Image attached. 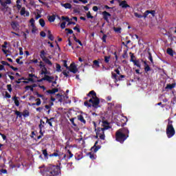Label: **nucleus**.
I'll return each mask as SVG.
<instances>
[{
  "instance_id": "obj_1",
  "label": "nucleus",
  "mask_w": 176,
  "mask_h": 176,
  "mask_svg": "<svg viewBox=\"0 0 176 176\" xmlns=\"http://www.w3.org/2000/svg\"><path fill=\"white\" fill-rule=\"evenodd\" d=\"M43 176H57L61 174V168L58 165L50 164L43 170H41Z\"/></svg>"
},
{
  "instance_id": "obj_2",
  "label": "nucleus",
  "mask_w": 176,
  "mask_h": 176,
  "mask_svg": "<svg viewBox=\"0 0 176 176\" xmlns=\"http://www.w3.org/2000/svg\"><path fill=\"white\" fill-rule=\"evenodd\" d=\"M129 134L130 131L127 127L121 128L116 132V140L120 144H124V141L129 138Z\"/></svg>"
},
{
  "instance_id": "obj_3",
  "label": "nucleus",
  "mask_w": 176,
  "mask_h": 176,
  "mask_svg": "<svg viewBox=\"0 0 176 176\" xmlns=\"http://www.w3.org/2000/svg\"><path fill=\"white\" fill-rule=\"evenodd\" d=\"M166 135L168 138H172L175 135V129L173 126V121L168 120V124L166 126Z\"/></svg>"
},
{
  "instance_id": "obj_4",
  "label": "nucleus",
  "mask_w": 176,
  "mask_h": 176,
  "mask_svg": "<svg viewBox=\"0 0 176 176\" xmlns=\"http://www.w3.org/2000/svg\"><path fill=\"white\" fill-rule=\"evenodd\" d=\"M105 130L104 128H101V127H98L96 133V138H100V140H102L103 141L105 140Z\"/></svg>"
},
{
  "instance_id": "obj_5",
  "label": "nucleus",
  "mask_w": 176,
  "mask_h": 176,
  "mask_svg": "<svg viewBox=\"0 0 176 176\" xmlns=\"http://www.w3.org/2000/svg\"><path fill=\"white\" fill-rule=\"evenodd\" d=\"M88 102L92 104L91 106L93 108L97 109L100 107V98H98V97H91V98L88 100Z\"/></svg>"
},
{
  "instance_id": "obj_6",
  "label": "nucleus",
  "mask_w": 176,
  "mask_h": 176,
  "mask_svg": "<svg viewBox=\"0 0 176 176\" xmlns=\"http://www.w3.org/2000/svg\"><path fill=\"white\" fill-rule=\"evenodd\" d=\"M39 67L41 68L40 75H50V72L47 70L46 67V65H39Z\"/></svg>"
},
{
  "instance_id": "obj_7",
  "label": "nucleus",
  "mask_w": 176,
  "mask_h": 176,
  "mask_svg": "<svg viewBox=\"0 0 176 176\" xmlns=\"http://www.w3.org/2000/svg\"><path fill=\"white\" fill-rule=\"evenodd\" d=\"M45 80H46L48 82H52V80H54V76H49V75H45V76H44L43 78L38 80L37 82H41L45 81Z\"/></svg>"
},
{
  "instance_id": "obj_8",
  "label": "nucleus",
  "mask_w": 176,
  "mask_h": 176,
  "mask_svg": "<svg viewBox=\"0 0 176 176\" xmlns=\"http://www.w3.org/2000/svg\"><path fill=\"white\" fill-rule=\"evenodd\" d=\"M127 123V118H122L120 121L117 122V126L119 127H124Z\"/></svg>"
},
{
  "instance_id": "obj_9",
  "label": "nucleus",
  "mask_w": 176,
  "mask_h": 176,
  "mask_svg": "<svg viewBox=\"0 0 176 176\" xmlns=\"http://www.w3.org/2000/svg\"><path fill=\"white\" fill-rule=\"evenodd\" d=\"M149 14H151L153 17H155L156 14V10H146L144 13V19H146Z\"/></svg>"
},
{
  "instance_id": "obj_10",
  "label": "nucleus",
  "mask_w": 176,
  "mask_h": 176,
  "mask_svg": "<svg viewBox=\"0 0 176 176\" xmlns=\"http://www.w3.org/2000/svg\"><path fill=\"white\" fill-rule=\"evenodd\" d=\"M45 124H46V123H45V122L43 121V120H40V124H38V129H39V133L40 134H41V135H43V133H45V131H42L43 129H45Z\"/></svg>"
},
{
  "instance_id": "obj_11",
  "label": "nucleus",
  "mask_w": 176,
  "mask_h": 176,
  "mask_svg": "<svg viewBox=\"0 0 176 176\" xmlns=\"http://www.w3.org/2000/svg\"><path fill=\"white\" fill-rule=\"evenodd\" d=\"M102 122V127L106 130H109V129H111V126H109V122H108L107 120H100L99 123Z\"/></svg>"
},
{
  "instance_id": "obj_12",
  "label": "nucleus",
  "mask_w": 176,
  "mask_h": 176,
  "mask_svg": "<svg viewBox=\"0 0 176 176\" xmlns=\"http://www.w3.org/2000/svg\"><path fill=\"white\" fill-rule=\"evenodd\" d=\"M102 16H103V19L104 20L107 22V23H109V17H111L112 15L107 12V11H104L102 12Z\"/></svg>"
},
{
  "instance_id": "obj_13",
  "label": "nucleus",
  "mask_w": 176,
  "mask_h": 176,
  "mask_svg": "<svg viewBox=\"0 0 176 176\" xmlns=\"http://www.w3.org/2000/svg\"><path fill=\"white\" fill-rule=\"evenodd\" d=\"M69 71L70 72H72L73 74H76L78 72V67H76V65L75 63H71L70 66L69 67Z\"/></svg>"
},
{
  "instance_id": "obj_14",
  "label": "nucleus",
  "mask_w": 176,
  "mask_h": 176,
  "mask_svg": "<svg viewBox=\"0 0 176 176\" xmlns=\"http://www.w3.org/2000/svg\"><path fill=\"white\" fill-rule=\"evenodd\" d=\"M44 119H46V123L49 124L50 127L53 128V123H54V118H49L47 117H44Z\"/></svg>"
},
{
  "instance_id": "obj_15",
  "label": "nucleus",
  "mask_w": 176,
  "mask_h": 176,
  "mask_svg": "<svg viewBox=\"0 0 176 176\" xmlns=\"http://www.w3.org/2000/svg\"><path fill=\"white\" fill-rule=\"evenodd\" d=\"M11 27L14 31H19V30H20V25L16 21L11 22Z\"/></svg>"
},
{
  "instance_id": "obj_16",
  "label": "nucleus",
  "mask_w": 176,
  "mask_h": 176,
  "mask_svg": "<svg viewBox=\"0 0 176 176\" xmlns=\"http://www.w3.org/2000/svg\"><path fill=\"white\" fill-rule=\"evenodd\" d=\"M98 144V141H96L94 145V146H92L91 148V151H94V152L96 153V152L98 151L99 149H101V146L100 145H98L97 144Z\"/></svg>"
},
{
  "instance_id": "obj_17",
  "label": "nucleus",
  "mask_w": 176,
  "mask_h": 176,
  "mask_svg": "<svg viewBox=\"0 0 176 176\" xmlns=\"http://www.w3.org/2000/svg\"><path fill=\"white\" fill-rule=\"evenodd\" d=\"M120 6H121L122 8H130V6L129 4H127V1H126V0L122 1L120 3Z\"/></svg>"
},
{
  "instance_id": "obj_18",
  "label": "nucleus",
  "mask_w": 176,
  "mask_h": 176,
  "mask_svg": "<svg viewBox=\"0 0 176 176\" xmlns=\"http://www.w3.org/2000/svg\"><path fill=\"white\" fill-rule=\"evenodd\" d=\"M77 119L78 120L81 122V123H83V124H86V120H85V118L83 117V116L82 115L77 116Z\"/></svg>"
},
{
  "instance_id": "obj_19",
  "label": "nucleus",
  "mask_w": 176,
  "mask_h": 176,
  "mask_svg": "<svg viewBox=\"0 0 176 176\" xmlns=\"http://www.w3.org/2000/svg\"><path fill=\"white\" fill-rule=\"evenodd\" d=\"M175 87V83L167 84L165 90H173Z\"/></svg>"
},
{
  "instance_id": "obj_20",
  "label": "nucleus",
  "mask_w": 176,
  "mask_h": 176,
  "mask_svg": "<svg viewBox=\"0 0 176 176\" xmlns=\"http://www.w3.org/2000/svg\"><path fill=\"white\" fill-rule=\"evenodd\" d=\"M166 53H167V54L170 56V57H174V50H173L172 48H167Z\"/></svg>"
},
{
  "instance_id": "obj_21",
  "label": "nucleus",
  "mask_w": 176,
  "mask_h": 176,
  "mask_svg": "<svg viewBox=\"0 0 176 176\" xmlns=\"http://www.w3.org/2000/svg\"><path fill=\"white\" fill-rule=\"evenodd\" d=\"M61 6H63L65 9H71L72 8V5H71V3H61Z\"/></svg>"
},
{
  "instance_id": "obj_22",
  "label": "nucleus",
  "mask_w": 176,
  "mask_h": 176,
  "mask_svg": "<svg viewBox=\"0 0 176 176\" xmlns=\"http://www.w3.org/2000/svg\"><path fill=\"white\" fill-rule=\"evenodd\" d=\"M43 61H44L45 64H47L48 65H50V67H52V65H53V63H52V61H50V60H49V58H44L43 59Z\"/></svg>"
},
{
  "instance_id": "obj_23",
  "label": "nucleus",
  "mask_w": 176,
  "mask_h": 176,
  "mask_svg": "<svg viewBox=\"0 0 176 176\" xmlns=\"http://www.w3.org/2000/svg\"><path fill=\"white\" fill-rule=\"evenodd\" d=\"M131 63H133L134 65H136L138 68H141V64L140 63V60H131Z\"/></svg>"
},
{
  "instance_id": "obj_24",
  "label": "nucleus",
  "mask_w": 176,
  "mask_h": 176,
  "mask_svg": "<svg viewBox=\"0 0 176 176\" xmlns=\"http://www.w3.org/2000/svg\"><path fill=\"white\" fill-rule=\"evenodd\" d=\"M12 100L13 101H14L16 107H20V102L19 101V100H17V96H14L12 98Z\"/></svg>"
},
{
  "instance_id": "obj_25",
  "label": "nucleus",
  "mask_w": 176,
  "mask_h": 176,
  "mask_svg": "<svg viewBox=\"0 0 176 176\" xmlns=\"http://www.w3.org/2000/svg\"><path fill=\"white\" fill-rule=\"evenodd\" d=\"M92 96V98L97 97V94L94 91H91L87 94L88 97H91Z\"/></svg>"
},
{
  "instance_id": "obj_26",
  "label": "nucleus",
  "mask_w": 176,
  "mask_h": 176,
  "mask_svg": "<svg viewBox=\"0 0 176 176\" xmlns=\"http://www.w3.org/2000/svg\"><path fill=\"white\" fill-rule=\"evenodd\" d=\"M22 116H23V118H27V117L30 116V111L27 109L23 110V111L22 113Z\"/></svg>"
},
{
  "instance_id": "obj_27",
  "label": "nucleus",
  "mask_w": 176,
  "mask_h": 176,
  "mask_svg": "<svg viewBox=\"0 0 176 176\" xmlns=\"http://www.w3.org/2000/svg\"><path fill=\"white\" fill-rule=\"evenodd\" d=\"M40 57L43 60L44 58H46V52H45V50H41L40 52Z\"/></svg>"
},
{
  "instance_id": "obj_28",
  "label": "nucleus",
  "mask_w": 176,
  "mask_h": 176,
  "mask_svg": "<svg viewBox=\"0 0 176 176\" xmlns=\"http://www.w3.org/2000/svg\"><path fill=\"white\" fill-rule=\"evenodd\" d=\"M55 20H56V15L50 16L48 18V21L50 23H54Z\"/></svg>"
},
{
  "instance_id": "obj_29",
  "label": "nucleus",
  "mask_w": 176,
  "mask_h": 176,
  "mask_svg": "<svg viewBox=\"0 0 176 176\" xmlns=\"http://www.w3.org/2000/svg\"><path fill=\"white\" fill-rule=\"evenodd\" d=\"M14 113H15V115H16L17 118H20V119H21V118H23V113L16 110V111H15Z\"/></svg>"
},
{
  "instance_id": "obj_30",
  "label": "nucleus",
  "mask_w": 176,
  "mask_h": 176,
  "mask_svg": "<svg viewBox=\"0 0 176 176\" xmlns=\"http://www.w3.org/2000/svg\"><path fill=\"white\" fill-rule=\"evenodd\" d=\"M111 78L113 79H115V82L116 83L118 82V75H116V74L111 72Z\"/></svg>"
},
{
  "instance_id": "obj_31",
  "label": "nucleus",
  "mask_w": 176,
  "mask_h": 176,
  "mask_svg": "<svg viewBox=\"0 0 176 176\" xmlns=\"http://www.w3.org/2000/svg\"><path fill=\"white\" fill-rule=\"evenodd\" d=\"M39 24L40 25H41V27H45V25H46V23L45 22V20L43 19H40Z\"/></svg>"
},
{
  "instance_id": "obj_32",
  "label": "nucleus",
  "mask_w": 176,
  "mask_h": 176,
  "mask_svg": "<svg viewBox=\"0 0 176 176\" xmlns=\"http://www.w3.org/2000/svg\"><path fill=\"white\" fill-rule=\"evenodd\" d=\"M56 72H61V65H60V64L58 63H56Z\"/></svg>"
},
{
  "instance_id": "obj_33",
  "label": "nucleus",
  "mask_w": 176,
  "mask_h": 176,
  "mask_svg": "<svg viewBox=\"0 0 176 176\" xmlns=\"http://www.w3.org/2000/svg\"><path fill=\"white\" fill-rule=\"evenodd\" d=\"M63 67H65L66 68V69H69V67H68V65L67 64V63H68V61L66 60H63Z\"/></svg>"
},
{
  "instance_id": "obj_34",
  "label": "nucleus",
  "mask_w": 176,
  "mask_h": 176,
  "mask_svg": "<svg viewBox=\"0 0 176 176\" xmlns=\"http://www.w3.org/2000/svg\"><path fill=\"white\" fill-rule=\"evenodd\" d=\"M61 19H62V20H65V21H67V22L72 21V19H69V17H68V16H62Z\"/></svg>"
},
{
  "instance_id": "obj_35",
  "label": "nucleus",
  "mask_w": 176,
  "mask_h": 176,
  "mask_svg": "<svg viewBox=\"0 0 176 176\" xmlns=\"http://www.w3.org/2000/svg\"><path fill=\"white\" fill-rule=\"evenodd\" d=\"M88 156H89V157H90V159H91V160H95V159H96L94 154H93V153H91V152L88 153Z\"/></svg>"
},
{
  "instance_id": "obj_36",
  "label": "nucleus",
  "mask_w": 176,
  "mask_h": 176,
  "mask_svg": "<svg viewBox=\"0 0 176 176\" xmlns=\"http://www.w3.org/2000/svg\"><path fill=\"white\" fill-rule=\"evenodd\" d=\"M30 23L32 28H34L35 27V19H34V18H32L30 21Z\"/></svg>"
},
{
  "instance_id": "obj_37",
  "label": "nucleus",
  "mask_w": 176,
  "mask_h": 176,
  "mask_svg": "<svg viewBox=\"0 0 176 176\" xmlns=\"http://www.w3.org/2000/svg\"><path fill=\"white\" fill-rule=\"evenodd\" d=\"M134 16L138 19H142V17H144V15L142 16V14H138V12H134Z\"/></svg>"
},
{
  "instance_id": "obj_38",
  "label": "nucleus",
  "mask_w": 176,
  "mask_h": 176,
  "mask_svg": "<svg viewBox=\"0 0 176 176\" xmlns=\"http://www.w3.org/2000/svg\"><path fill=\"white\" fill-rule=\"evenodd\" d=\"M148 60L151 61V64H153V58L152 57V54L148 52Z\"/></svg>"
},
{
  "instance_id": "obj_39",
  "label": "nucleus",
  "mask_w": 176,
  "mask_h": 176,
  "mask_svg": "<svg viewBox=\"0 0 176 176\" xmlns=\"http://www.w3.org/2000/svg\"><path fill=\"white\" fill-rule=\"evenodd\" d=\"M75 119H76V118H71L69 120H70L72 124L74 125V127H76L77 125H76V124L75 123Z\"/></svg>"
},
{
  "instance_id": "obj_40",
  "label": "nucleus",
  "mask_w": 176,
  "mask_h": 176,
  "mask_svg": "<svg viewBox=\"0 0 176 176\" xmlns=\"http://www.w3.org/2000/svg\"><path fill=\"white\" fill-rule=\"evenodd\" d=\"M25 90H30V91H34V89L32 88V85H27L25 87Z\"/></svg>"
},
{
  "instance_id": "obj_41",
  "label": "nucleus",
  "mask_w": 176,
  "mask_h": 176,
  "mask_svg": "<svg viewBox=\"0 0 176 176\" xmlns=\"http://www.w3.org/2000/svg\"><path fill=\"white\" fill-rule=\"evenodd\" d=\"M109 60H111V56H104V63H106V64L109 63Z\"/></svg>"
},
{
  "instance_id": "obj_42",
  "label": "nucleus",
  "mask_w": 176,
  "mask_h": 176,
  "mask_svg": "<svg viewBox=\"0 0 176 176\" xmlns=\"http://www.w3.org/2000/svg\"><path fill=\"white\" fill-rule=\"evenodd\" d=\"M67 153H69V156L67 157L69 160L72 159V157H74V154L71 152V151L68 150Z\"/></svg>"
},
{
  "instance_id": "obj_43",
  "label": "nucleus",
  "mask_w": 176,
  "mask_h": 176,
  "mask_svg": "<svg viewBox=\"0 0 176 176\" xmlns=\"http://www.w3.org/2000/svg\"><path fill=\"white\" fill-rule=\"evenodd\" d=\"M82 155L80 154H76L75 155V159L76 160H80V159H82Z\"/></svg>"
},
{
  "instance_id": "obj_44",
  "label": "nucleus",
  "mask_w": 176,
  "mask_h": 176,
  "mask_svg": "<svg viewBox=\"0 0 176 176\" xmlns=\"http://www.w3.org/2000/svg\"><path fill=\"white\" fill-rule=\"evenodd\" d=\"M25 8H22L21 10V16H24V14H25Z\"/></svg>"
},
{
  "instance_id": "obj_45",
  "label": "nucleus",
  "mask_w": 176,
  "mask_h": 176,
  "mask_svg": "<svg viewBox=\"0 0 176 176\" xmlns=\"http://www.w3.org/2000/svg\"><path fill=\"white\" fill-rule=\"evenodd\" d=\"M151 71V67L149 65L144 66V72L146 73L149 72Z\"/></svg>"
},
{
  "instance_id": "obj_46",
  "label": "nucleus",
  "mask_w": 176,
  "mask_h": 176,
  "mask_svg": "<svg viewBox=\"0 0 176 176\" xmlns=\"http://www.w3.org/2000/svg\"><path fill=\"white\" fill-rule=\"evenodd\" d=\"M73 30H74V31H76L78 33L80 32V28H79V25H76V26L74 27Z\"/></svg>"
},
{
  "instance_id": "obj_47",
  "label": "nucleus",
  "mask_w": 176,
  "mask_h": 176,
  "mask_svg": "<svg viewBox=\"0 0 176 176\" xmlns=\"http://www.w3.org/2000/svg\"><path fill=\"white\" fill-rule=\"evenodd\" d=\"M36 101H37L36 102V105H37V107H39V105H41V104H42V101L41 100V98L36 99Z\"/></svg>"
},
{
  "instance_id": "obj_48",
  "label": "nucleus",
  "mask_w": 176,
  "mask_h": 176,
  "mask_svg": "<svg viewBox=\"0 0 176 176\" xmlns=\"http://www.w3.org/2000/svg\"><path fill=\"white\" fill-rule=\"evenodd\" d=\"M84 105L88 108H91V104H89L88 101L84 102Z\"/></svg>"
},
{
  "instance_id": "obj_49",
  "label": "nucleus",
  "mask_w": 176,
  "mask_h": 176,
  "mask_svg": "<svg viewBox=\"0 0 176 176\" xmlns=\"http://www.w3.org/2000/svg\"><path fill=\"white\" fill-rule=\"evenodd\" d=\"M1 64L4 65H7V67H11L12 65H10V64H9V63L5 61V60H2L1 61Z\"/></svg>"
},
{
  "instance_id": "obj_50",
  "label": "nucleus",
  "mask_w": 176,
  "mask_h": 176,
  "mask_svg": "<svg viewBox=\"0 0 176 176\" xmlns=\"http://www.w3.org/2000/svg\"><path fill=\"white\" fill-rule=\"evenodd\" d=\"M0 3L1 5V6H3V8H7L8 7V4L6 3V1H0Z\"/></svg>"
},
{
  "instance_id": "obj_51",
  "label": "nucleus",
  "mask_w": 176,
  "mask_h": 176,
  "mask_svg": "<svg viewBox=\"0 0 176 176\" xmlns=\"http://www.w3.org/2000/svg\"><path fill=\"white\" fill-rule=\"evenodd\" d=\"M107 34H103V36L102 37V42H104V43H107Z\"/></svg>"
},
{
  "instance_id": "obj_52",
  "label": "nucleus",
  "mask_w": 176,
  "mask_h": 176,
  "mask_svg": "<svg viewBox=\"0 0 176 176\" xmlns=\"http://www.w3.org/2000/svg\"><path fill=\"white\" fill-rule=\"evenodd\" d=\"M7 89H8V91L10 92V93H12V85H10V84H9V85H7Z\"/></svg>"
},
{
  "instance_id": "obj_53",
  "label": "nucleus",
  "mask_w": 176,
  "mask_h": 176,
  "mask_svg": "<svg viewBox=\"0 0 176 176\" xmlns=\"http://www.w3.org/2000/svg\"><path fill=\"white\" fill-rule=\"evenodd\" d=\"M21 58H22V57H19V58H16V61L17 64H19L20 65H23V61H20Z\"/></svg>"
},
{
  "instance_id": "obj_54",
  "label": "nucleus",
  "mask_w": 176,
  "mask_h": 176,
  "mask_svg": "<svg viewBox=\"0 0 176 176\" xmlns=\"http://www.w3.org/2000/svg\"><path fill=\"white\" fill-rule=\"evenodd\" d=\"M129 56L128 54H127V51L126 50H124V53L122 54V58H127V57Z\"/></svg>"
},
{
  "instance_id": "obj_55",
  "label": "nucleus",
  "mask_w": 176,
  "mask_h": 176,
  "mask_svg": "<svg viewBox=\"0 0 176 176\" xmlns=\"http://www.w3.org/2000/svg\"><path fill=\"white\" fill-rule=\"evenodd\" d=\"M94 65L96 67H100V62L97 60H94Z\"/></svg>"
},
{
  "instance_id": "obj_56",
  "label": "nucleus",
  "mask_w": 176,
  "mask_h": 176,
  "mask_svg": "<svg viewBox=\"0 0 176 176\" xmlns=\"http://www.w3.org/2000/svg\"><path fill=\"white\" fill-rule=\"evenodd\" d=\"M87 19H94V16H93L91 15V13H90V11H89L87 13Z\"/></svg>"
},
{
  "instance_id": "obj_57",
  "label": "nucleus",
  "mask_w": 176,
  "mask_h": 176,
  "mask_svg": "<svg viewBox=\"0 0 176 176\" xmlns=\"http://www.w3.org/2000/svg\"><path fill=\"white\" fill-rule=\"evenodd\" d=\"M47 93H48V94H56L54 88L52 90H47Z\"/></svg>"
},
{
  "instance_id": "obj_58",
  "label": "nucleus",
  "mask_w": 176,
  "mask_h": 176,
  "mask_svg": "<svg viewBox=\"0 0 176 176\" xmlns=\"http://www.w3.org/2000/svg\"><path fill=\"white\" fill-rule=\"evenodd\" d=\"M62 74H63L64 76H65L66 78H69V74L67 73V70H64Z\"/></svg>"
},
{
  "instance_id": "obj_59",
  "label": "nucleus",
  "mask_w": 176,
  "mask_h": 176,
  "mask_svg": "<svg viewBox=\"0 0 176 176\" xmlns=\"http://www.w3.org/2000/svg\"><path fill=\"white\" fill-rule=\"evenodd\" d=\"M43 155H44L45 157H47V156H48L47 150L44 149V150L43 151Z\"/></svg>"
},
{
  "instance_id": "obj_60",
  "label": "nucleus",
  "mask_w": 176,
  "mask_h": 176,
  "mask_svg": "<svg viewBox=\"0 0 176 176\" xmlns=\"http://www.w3.org/2000/svg\"><path fill=\"white\" fill-rule=\"evenodd\" d=\"M65 24H67V22L64 21L60 24V28L62 30H64V28H65Z\"/></svg>"
},
{
  "instance_id": "obj_61",
  "label": "nucleus",
  "mask_w": 176,
  "mask_h": 176,
  "mask_svg": "<svg viewBox=\"0 0 176 176\" xmlns=\"http://www.w3.org/2000/svg\"><path fill=\"white\" fill-rule=\"evenodd\" d=\"M5 97L6 98H11L12 96L8 91H6Z\"/></svg>"
},
{
  "instance_id": "obj_62",
  "label": "nucleus",
  "mask_w": 176,
  "mask_h": 176,
  "mask_svg": "<svg viewBox=\"0 0 176 176\" xmlns=\"http://www.w3.org/2000/svg\"><path fill=\"white\" fill-rule=\"evenodd\" d=\"M65 31H67V34H74V30H72L71 29L66 28Z\"/></svg>"
},
{
  "instance_id": "obj_63",
  "label": "nucleus",
  "mask_w": 176,
  "mask_h": 176,
  "mask_svg": "<svg viewBox=\"0 0 176 176\" xmlns=\"http://www.w3.org/2000/svg\"><path fill=\"white\" fill-rule=\"evenodd\" d=\"M48 39H50V41H54V36L53 34L48 35Z\"/></svg>"
},
{
  "instance_id": "obj_64",
  "label": "nucleus",
  "mask_w": 176,
  "mask_h": 176,
  "mask_svg": "<svg viewBox=\"0 0 176 176\" xmlns=\"http://www.w3.org/2000/svg\"><path fill=\"white\" fill-rule=\"evenodd\" d=\"M0 173H1V174H8V170L1 169V170H0Z\"/></svg>"
}]
</instances>
